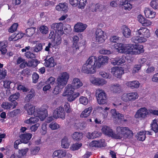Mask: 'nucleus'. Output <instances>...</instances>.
Returning <instances> with one entry per match:
<instances>
[{
	"mask_svg": "<svg viewBox=\"0 0 158 158\" xmlns=\"http://www.w3.org/2000/svg\"><path fill=\"white\" fill-rule=\"evenodd\" d=\"M102 130L103 134L116 139H121L124 136L130 139L133 136L132 131L127 127H118L116 134L109 127L106 126H103Z\"/></svg>",
	"mask_w": 158,
	"mask_h": 158,
	"instance_id": "f257e3e1",
	"label": "nucleus"
},
{
	"mask_svg": "<svg viewBox=\"0 0 158 158\" xmlns=\"http://www.w3.org/2000/svg\"><path fill=\"white\" fill-rule=\"evenodd\" d=\"M49 107L46 105H44L41 107L37 109L35 111V107L29 103H27L24 106L25 109L27 111L29 115L33 114L35 117H38L42 121L48 116L47 109Z\"/></svg>",
	"mask_w": 158,
	"mask_h": 158,
	"instance_id": "f03ea898",
	"label": "nucleus"
},
{
	"mask_svg": "<svg viewBox=\"0 0 158 158\" xmlns=\"http://www.w3.org/2000/svg\"><path fill=\"white\" fill-rule=\"evenodd\" d=\"M137 32L138 35L141 36L133 37L131 39V41L135 44L144 42L146 41V39L150 36V31L146 27H141Z\"/></svg>",
	"mask_w": 158,
	"mask_h": 158,
	"instance_id": "7ed1b4c3",
	"label": "nucleus"
},
{
	"mask_svg": "<svg viewBox=\"0 0 158 158\" xmlns=\"http://www.w3.org/2000/svg\"><path fill=\"white\" fill-rule=\"evenodd\" d=\"M69 78V75L66 72L63 73L60 77L57 79V85L54 89L53 93L55 94L59 93L60 90L66 84Z\"/></svg>",
	"mask_w": 158,
	"mask_h": 158,
	"instance_id": "20e7f679",
	"label": "nucleus"
},
{
	"mask_svg": "<svg viewBox=\"0 0 158 158\" xmlns=\"http://www.w3.org/2000/svg\"><path fill=\"white\" fill-rule=\"evenodd\" d=\"M75 89L71 84H68L65 88L63 94L64 96H67V100L69 102L74 100L80 96L78 92L74 93Z\"/></svg>",
	"mask_w": 158,
	"mask_h": 158,
	"instance_id": "39448f33",
	"label": "nucleus"
},
{
	"mask_svg": "<svg viewBox=\"0 0 158 158\" xmlns=\"http://www.w3.org/2000/svg\"><path fill=\"white\" fill-rule=\"evenodd\" d=\"M96 95L98 102L99 104H104L107 102V97L104 91L99 89L96 90Z\"/></svg>",
	"mask_w": 158,
	"mask_h": 158,
	"instance_id": "423d86ee",
	"label": "nucleus"
},
{
	"mask_svg": "<svg viewBox=\"0 0 158 158\" xmlns=\"http://www.w3.org/2000/svg\"><path fill=\"white\" fill-rule=\"evenodd\" d=\"M139 95L136 92L123 94L122 96V100L126 102L134 101L138 98Z\"/></svg>",
	"mask_w": 158,
	"mask_h": 158,
	"instance_id": "0eeeda50",
	"label": "nucleus"
},
{
	"mask_svg": "<svg viewBox=\"0 0 158 158\" xmlns=\"http://www.w3.org/2000/svg\"><path fill=\"white\" fill-rule=\"evenodd\" d=\"M95 35L96 42L98 44H101L104 42L106 34L101 29H97L95 32Z\"/></svg>",
	"mask_w": 158,
	"mask_h": 158,
	"instance_id": "6e6552de",
	"label": "nucleus"
},
{
	"mask_svg": "<svg viewBox=\"0 0 158 158\" xmlns=\"http://www.w3.org/2000/svg\"><path fill=\"white\" fill-rule=\"evenodd\" d=\"M51 29L54 30L55 34L63 35L64 33L63 30V24L61 23H55L51 25Z\"/></svg>",
	"mask_w": 158,
	"mask_h": 158,
	"instance_id": "1a4fd4ad",
	"label": "nucleus"
},
{
	"mask_svg": "<svg viewBox=\"0 0 158 158\" xmlns=\"http://www.w3.org/2000/svg\"><path fill=\"white\" fill-rule=\"evenodd\" d=\"M53 114L55 118H60L64 119L65 117V113L64 107L60 106L57 108L54 111Z\"/></svg>",
	"mask_w": 158,
	"mask_h": 158,
	"instance_id": "9d476101",
	"label": "nucleus"
},
{
	"mask_svg": "<svg viewBox=\"0 0 158 158\" xmlns=\"http://www.w3.org/2000/svg\"><path fill=\"white\" fill-rule=\"evenodd\" d=\"M148 114V110L145 107L140 108L136 112L135 116L136 118H143L147 117Z\"/></svg>",
	"mask_w": 158,
	"mask_h": 158,
	"instance_id": "9b49d317",
	"label": "nucleus"
},
{
	"mask_svg": "<svg viewBox=\"0 0 158 158\" xmlns=\"http://www.w3.org/2000/svg\"><path fill=\"white\" fill-rule=\"evenodd\" d=\"M90 145L92 147L101 148L105 147L106 145L105 140L104 139H101L98 140H93L90 143Z\"/></svg>",
	"mask_w": 158,
	"mask_h": 158,
	"instance_id": "f8f14e48",
	"label": "nucleus"
},
{
	"mask_svg": "<svg viewBox=\"0 0 158 158\" xmlns=\"http://www.w3.org/2000/svg\"><path fill=\"white\" fill-rule=\"evenodd\" d=\"M86 64L90 66L96 70V68H98L97 66V57L95 56H90L86 61Z\"/></svg>",
	"mask_w": 158,
	"mask_h": 158,
	"instance_id": "ddd939ff",
	"label": "nucleus"
},
{
	"mask_svg": "<svg viewBox=\"0 0 158 158\" xmlns=\"http://www.w3.org/2000/svg\"><path fill=\"white\" fill-rule=\"evenodd\" d=\"M20 96V94L19 92H16L10 95L9 98V100L13 104L12 109L15 108L17 105L18 103L16 100L19 98Z\"/></svg>",
	"mask_w": 158,
	"mask_h": 158,
	"instance_id": "4468645a",
	"label": "nucleus"
},
{
	"mask_svg": "<svg viewBox=\"0 0 158 158\" xmlns=\"http://www.w3.org/2000/svg\"><path fill=\"white\" fill-rule=\"evenodd\" d=\"M81 71L82 73L87 74H93L96 72L93 68L86 63L83 65Z\"/></svg>",
	"mask_w": 158,
	"mask_h": 158,
	"instance_id": "2eb2a0df",
	"label": "nucleus"
},
{
	"mask_svg": "<svg viewBox=\"0 0 158 158\" xmlns=\"http://www.w3.org/2000/svg\"><path fill=\"white\" fill-rule=\"evenodd\" d=\"M108 61V58L106 56H100L98 57V59L97 58V65L98 68H100L101 66L105 63L107 62Z\"/></svg>",
	"mask_w": 158,
	"mask_h": 158,
	"instance_id": "dca6fc26",
	"label": "nucleus"
},
{
	"mask_svg": "<svg viewBox=\"0 0 158 158\" xmlns=\"http://www.w3.org/2000/svg\"><path fill=\"white\" fill-rule=\"evenodd\" d=\"M136 44H129L127 45V51L126 53L129 54H137L136 52Z\"/></svg>",
	"mask_w": 158,
	"mask_h": 158,
	"instance_id": "f3484780",
	"label": "nucleus"
},
{
	"mask_svg": "<svg viewBox=\"0 0 158 158\" xmlns=\"http://www.w3.org/2000/svg\"><path fill=\"white\" fill-rule=\"evenodd\" d=\"M110 112L115 118L120 119L124 122H126L127 121V119H124V116L122 114L117 112L115 109L111 110Z\"/></svg>",
	"mask_w": 158,
	"mask_h": 158,
	"instance_id": "a211bd4d",
	"label": "nucleus"
},
{
	"mask_svg": "<svg viewBox=\"0 0 158 158\" xmlns=\"http://www.w3.org/2000/svg\"><path fill=\"white\" fill-rule=\"evenodd\" d=\"M87 25L81 23H78L74 26L75 31L77 32H83L86 28Z\"/></svg>",
	"mask_w": 158,
	"mask_h": 158,
	"instance_id": "6ab92c4d",
	"label": "nucleus"
},
{
	"mask_svg": "<svg viewBox=\"0 0 158 158\" xmlns=\"http://www.w3.org/2000/svg\"><path fill=\"white\" fill-rule=\"evenodd\" d=\"M31 133H27L20 135L19 137L22 141L23 143L25 144L27 143L32 136Z\"/></svg>",
	"mask_w": 158,
	"mask_h": 158,
	"instance_id": "aec40b11",
	"label": "nucleus"
},
{
	"mask_svg": "<svg viewBox=\"0 0 158 158\" xmlns=\"http://www.w3.org/2000/svg\"><path fill=\"white\" fill-rule=\"evenodd\" d=\"M35 95V93L34 89H31L30 91L28 92L27 95L24 98V102H29Z\"/></svg>",
	"mask_w": 158,
	"mask_h": 158,
	"instance_id": "412c9836",
	"label": "nucleus"
},
{
	"mask_svg": "<svg viewBox=\"0 0 158 158\" xmlns=\"http://www.w3.org/2000/svg\"><path fill=\"white\" fill-rule=\"evenodd\" d=\"M126 57L124 56H117L113 60V64L114 65H120L125 62Z\"/></svg>",
	"mask_w": 158,
	"mask_h": 158,
	"instance_id": "4be33fe9",
	"label": "nucleus"
},
{
	"mask_svg": "<svg viewBox=\"0 0 158 158\" xmlns=\"http://www.w3.org/2000/svg\"><path fill=\"white\" fill-rule=\"evenodd\" d=\"M66 152L65 150H58L53 152L52 156L53 157H57L61 158L64 157L66 155Z\"/></svg>",
	"mask_w": 158,
	"mask_h": 158,
	"instance_id": "5701e85b",
	"label": "nucleus"
},
{
	"mask_svg": "<svg viewBox=\"0 0 158 158\" xmlns=\"http://www.w3.org/2000/svg\"><path fill=\"white\" fill-rule=\"evenodd\" d=\"M144 13L147 18L152 19L155 17L156 13L148 8H145Z\"/></svg>",
	"mask_w": 158,
	"mask_h": 158,
	"instance_id": "b1692460",
	"label": "nucleus"
},
{
	"mask_svg": "<svg viewBox=\"0 0 158 158\" xmlns=\"http://www.w3.org/2000/svg\"><path fill=\"white\" fill-rule=\"evenodd\" d=\"M73 44L72 45V47L73 48V51L75 52V51H77V50L79 49V37L76 35H74L73 37Z\"/></svg>",
	"mask_w": 158,
	"mask_h": 158,
	"instance_id": "393cba45",
	"label": "nucleus"
},
{
	"mask_svg": "<svg viewBox=\"0 0 158 158\" xmlns=\"http://www.w3.org/2000/svg\"><path fill=\"white\" fill-rule=\"evenodd\" d=\"M75 89L79 88L83 85V83L80 79L77 78H75L73 79L71 84Z\"/></svg>",
	"mask_w": 158,
	"mask_h": 158,
	"instance_id": "a878e982",
	"label": "nucleus"
},
{
	"mask_svg": "<svg viewBox=\"0 0 158 158\" xmlns=\"http://www.w3.org/2000/svg\"><path fill=\"white\" fill-rule=\"evenodd\" d=\"M45 65L47 67H53L56 64V63L54 62V58L52 57L48 60L45 59Z\"/></svg>",
	"mask_w": 158,
	"mask_h": 158,
	"instance_id": "bb28decb",
	"label": "nucleus"
},
{
	"mask_svg": "<svg viewBox=\"0 0 158 158\" xmlns=\"http://www.w3.org/2000/svg\"><path fill=\"white\" fill-rule=\"evenodd\" d=\"M122 32L123 35L126 38H129L131 37V31L127 26H123Z\"/></svg>",
	"mask_w": 158,
	"mask_h": 158,
	"instance_id": "cd10ccee",
	"label": "nucleus"
},
{
	"mask_svg": "<svg viewBox=\"0 0 158 158\" xmlns=\"http://www.w3.org/2000/svg\"><path fill=\"white\" fill-rule=\"evenodd\" d=\"M126 85L131 89L138 88L140 85V83L137 81H130L126 83Z\"/></svg>",
	"mask_w": 158,
	"mask_h": 158,
	"instance_id": "c85d7f7f",
	"label": "nucleus"
},
{
	"mask_svg": "<svg viewBox=\"0 0 158 158\" xmlns=\"http://www.w3.org/2000/svg\"><path fill=\"white\" fill-rule=\"evenodd\" d=\"M92 110V107L86 108L81 114L80 117L82 118H86L89 115Z\"/></svg>",
	"mask_w": 158,
	"mask_h": 158,
	"instance_id": "c756f323",
	"label": "nucleus"
},
{
	"mask_svg": "<svg viewBox=\"0 0 158 158\" xmlns=\"http://www.w3.org/2000/svg\"><path fill=\"white\" fill-rule=\"evenodd\" d=\"M23 36V34L21 32L15 33L12 35L9 38V40L10 41H15L21 38Z\"/></svg>",
	"mask_w": 158,
	"mask_h": 158,
	"instance_id": "7c9ffc66",
	"label": "nucleus"
},
{
	"mask_svg": "<svg viewBox=\"0 0 158 158\" xmlns=\"http://www.w3.org/2000/svg\"><path fill=\"white\" fill-rule=\"evenodd\" d=\"M102 135L101 132L97 131H94L92 133L88 132L87 135V138L89 139H94L99 137Z\"/></svg>",
	"mask_w": 158,
	"mask_h": 158,
	"instance_id": "2f4dec72",
	"label": "nucleus"
},
{
	"mask_svg": "<svg viewBox=\"0 0 158 158\" xmlns=\"http://www.w3.org/2000/svg\"><path fill=\"white\" fill-rule=\"evenodd\" d=\"M56 9L59 11H64V12H66L67 11L68 7L65 3H60L57 5L56 7Z\"/></svg>",
	"mask_w": 158,
	"mask_h": 158,
	"instance_id": "473e14b6",
	"label": "nucleus"
},
{
	"mask_svg": "<svg viewBox=\"0 0 158 158\" xmlns=\"http://www.w3.org/2000/svg\"><path fill=\"white\" fill-rule=\"evenodd\" d=\"M37 117H31L29 119L24 121L25 123L32 124L37 122L39 121V119Z\"/></svg>",
	"mask_w": 158,
	"mask_h": 158,
	"instance_id": "72a5a7b5",
	"label": "nucleus"
},
{
	"mask_svg": "<svg viewBox=\"0 0 158 158\" xmlns=\"http://www.w3.org/2000/svg\"><path fill=\"white\" fill-rule=\"evenodd\" d=\"M6 47L7 45L4 42H0V51L2 54L4 55L7 52Z\"/></svg>",
	"mask_w": 158,
	"mask_h": 158,
	"instance_id": "f704fd0d",
	"label": "nucleus"
},
{
	"mask_svg": "<svg viewBox=\"0 0 158 158\" xmlns=\"http://www.w3.org/2000/svg\"><path fill=\"white\" fill-rule=\"evenodd\" d=\"M61 146L63 148H69V144L68 142V139L64 136L61 141Z\"/></svg>",
	"mask_w": 158,
	"mask_h": 158,
	"instance_id": "c9c22d12",
	"label": "nucleus"
},
{
	"mask_svg": "<svg viewBox=\"0 0 158 158\" xmlns=\"http://www.w3.org/2000/svg\"><path fill=\"white\" fill-rule=\"evenodd\" d=\"M1 106L2 108L4 109L9 110L12 107H13V104L11 102H4L2 103Z\"/></svg>",
	"mask_w": 158,
	"mask_h": 158,
	"instance_id": "e433bc0d",
	"label": "nucleus"
},
{
	"mask_svg": "<svg viewBox=\"0 0 158 158\" xmlns=\"http://www.w3.org/2000/svg\"><path fill=\"white\" fill-rule=\"evenodd\" d=\"M35 27H30L26 30V35L28 37L31 36L35 32Z\"/></svg>",
	"mask_w": 158,
	"mask_h": 158,
	"instance_id": "4c0bfd02",
	"label": "nucleus"
},
{
	"mask_svg": "<svg viewBox=\"0 0 158 158\" xmlns=\"http://www.w3.org/2000/svg\"><path fill=\"white\" fill-rule=\"evenodd\" d=\"M28 150V148H26L24 149H19L18 151V157L19 158H21L25 155Z\"/></svg>",
	"mask_w": 158,
	"mask_h": 158,
	"instance_id": "58836bf2",
	"label": "nucleus"
},
{
	"mask_svg": "<svg viewBox=\"0 0 158 158\" xmlns=\"http://www.w3.org/2000/svg\"><path fill=\"white\" fill-rule=\"evenodd\" d=\"M82 134L78 132H75L73 136V139L76 140H80L82 138Z\"/></svg>",
	"mask_w": 158,
	"mask_h": 158,
	"instance_id": "ea45409f",
	"label": "nucleus"
},
{
	"mask_svg": "<svg viewBox=\"0 0 158 158\" xmlns=\"http://www.w3.org/2000/svg\"><path fill=\"white\" fill-rule=\"evenodd\" d=\"M151 129L155 133L158 132V125L156 123V120H152L151 124Z\"/></svg>",
	"mask_w": 158,
	"mask_h": 158,
	"instance_id": "a19ab883",
	"label": "nucleus"
},
{
	"mask_svg": "<svg viewBox=\"0 0 158 158\" xmlns=\"http://www.w3.org/2000/svg\"><path fill=\"white\" fill-rule=\"evenodd\" d=\"M137 139L139 140L143 141H144L146 138V133L144 131H140L138 133Z\"/></svg>",
	"mask_w": 158,
	"mask_h": 158,
	"instance_id": "79ce46f5",
	"label": "nucleus"
},
{
	"mask_svg": "<svg viewBox=\"0 0 158 158\" xmlns=\"http://www.w3.org/2000/svg\"><path fill=\"white\" fill-rule=\"evenodd\" d=\"M34 51L35 52H38L41 51L43 49L42 44L39 43L36 44L35 47L33 48Z\"/></svg>",
	"mask_w": 158,
	"mask_h": 158,
	"instance_id": "37998d69",
	"label": "nucleus"
},
{
	"mask_svg": "<svg viewBox=\"0 0 158 158\" xmlns=\"http://www.w3.org/2000/svg\"><path fill=\"white\" fill-rule=\"evenodd\" d=\"M62 35L58 34H55L54 39L56 41V43L57 45H59L61 43V36Z\"/></svg>",
	"mask_w": 158,
	"mask_h": 158,
	"instance_id": "c03bdc74",
	"label": "nucleus"
},
{
	"mask_svg": "<svg viewBox=\"0 0 158 158\" xmlns=\"http://www.w3.org/2000/svg\"><path fill=\"white\" fill-rule=\"evenodd\" d=\"M40 149L39 147H35L31 148V155H36L38 154Z\"/></svg>",
	"mask_w": 158,
	"mask_h": 158,
	"instance_id": "a18cd8bd",
	"label": "nucleus"
},
{
	"mask_svg": "<svg viewBox=\"0 0 158 158\" xmlns=\"http://www.w3.org/2000/svg\"><path fill=\"white\" fill-rule=\"evenodd\" d=\"M56 78L53 77H49L46 81V84H48L51 86H53L56 83Z\"/></svg>",
	"mask_w": 158,
	"mask_h": 158,
	"instance_id": "49530a36",
	"label": "nucleus"
},
{
	"mask_svg": "<svg viewBox=\"0 0 158 158\" xmlns=\"http://www.w3.org/2000/svg\"><path fill=\"white\" fill-rule=\"evenodd\" d=\"M112 89H111V90L114 93H119L120 91V89L118 84L114 85L112 86ZM111 89H112V88H111Z\"/></svg>",
	"mask_w": 158,
	"mask_h": 158,
	"instance_id": "de8ad7c7",
	"label": "nucleus"
},
{
	"mask_svg": "<svg viewBox=\"0 0 158 158\" xmlns=\"http://www.w3.org/2000/svg\"><path fill=\"white\" fill-rule=\"evenodd\" d=\"M136 52L137 54H139L141 53H143L144 52V50L143 49V47L142 45L136 44Z\"/></svg>",
	"mask_w": 158,
	"mask_h": 158,
	"instance_id": "09e8293b",
	"label": "nucleus"
},
{
	"mask_svg": "<svg viewBox=\"0 0 158 158\" xmlns=\"http://www.w3.org/2000/svg\"><path fill=\"white\" fill-rule=\"evenodd\" d=\"M150 5L154 9L158 10V0H152L151 2Z\"/></svg>",
	"mask_w": 158,
	"mask_h": 158,
	"instance_id": "8fccbe9b",
	"label": "nucleus"
},
{
	"mask_svg": "<svg viewBox=\"0 0 158 158\" xmlns=\"http://www.w3.org/2000/svg\"><path fill=\"white\" fill-rule=\"evenodd\" d=\"M49 127L52 130L57 129L59 128L60 126L56 123L52 122L49 126Z\"/></svg>",
	"mask_w": 158,
	"mask_h": 158,
	"instance_id": "3c124183",
	"label": "nucleus"
},
{
	"mask_svg": "<svg viewBox=\"0 0 158 158\" xmlns=\"http://www.w3.org/2000/svg\"><path fill=\"white\" fill-rule=\"evenodd\" d=\"M82 145L81 143H76L72 145L71 149L73 151L77 150L80 148Z\"/></svg>",
	"mask_w": 158,
	"mask_h": 158,
	"instance_id": "603ef678",
	"label": "nucleus"
},
{
	"mask_svg": "<svg viewBox=\"0 0 158 158\" xmlns=\"http://www.w3.org/2000/svg\"><path fill=\"white\" fill-rule=\"evenodd\" d=\"M18 26V23H14L8 30V31L11 33H13L17 30V28Z\"/></svg>",
	"mask_w": 158,
	"mask_h": 158,
	"instance_id": "864d4df0",
	"label": "nucleus"
},
{
	"mask_svg": "<svg viewBox=\"0 0 158 158\" xmlns=\"http://www.w3.org/2000/svg\"><path fill=\"white\" fill-rule=\"evenodd\" d=\"M87 2L86 0H80L78 1V6L79 8L84 9Z\"/></svg>",
	"mask_w": 158,
	"mask_h": 158,
	"instance_id": "5fc2aeb1",
	"label": "nucleus"
},
{
	"mask_svg": "<svg viewBox=\"0 0 158 158\" xmlns=\"http://www.w3.org/2000/svg\"><path fill=\"white\" fill-rule=\"evenodd\" d=\"M32 82L34 83H37L39 78V75L36 73H34L32 75Z\"/></svg>",
	"mask_w": 158,
	"mask_h": 158,
	"instance_id": "6e6d98bb",
	"label": "nucleus"
},
{
	"mask_svg": "<svg viewBox=\"0 0 158 158\" xmlns=\"http://www.w3.org/2000/svg\"><path fill=\"white\" fill-rule=\"evenodd\" d=\"M7 75V71L6 69H3L0 72V80L4 79Z\"/></svg>",
	"mask_w": 158,
	"mask_h": 158,
	"instance_id": "4d7b16f0",
	"label": "nucleus"
},
{
	"mask_svg": "<svg viewBox=\"0 0 158 158\" xmlns=\"http://www.w3.org/2000/svg\"><path fill=\"white\" fill-rule=\"evenodd\" d=\"M17 89L18 90H22L23 92H27L29 91L28 88H26L24 85H22L21 84H19Z\"/></svg>",
	"mask_w": 158,
	"mask_h": 158,
	"instance_id": "13d9d810",
	"label": "nucleus"
},
{
	"mask_svg": "<svg viewBox=\"0 0 158 158\" xmlns=\"http://www.w3.org/2000/svg\"><path fill=\"white\" fill-rule=\"evenodd\" d=\"M48 27L44 25L41 26L40 28V32L43 34H46L48 33Z\"/></svg>",
	"mask_w": 158,
	"mask_h": 158,
	"instance_id": "bf43d9fd",
	"label": "nucleus"
},
{
	"mask_svg": "<svg viewBox=\"0 0 158 158\" xmlns=\"http://www.w3.org/2000/svg\"><path fill=\"white\" fill-rule=\"evenodd\" d=\"M79 101L81 103L86 105L88 104V99L87 98L82 96L80 98Z\"/></svg>",
	"mask_w": 158,
	"mask_h": 158,
	"instance_id": "052dcab7",
	"label": "nucleus"
},
{
	"mask_svg": "<svg viewBox=\"0 0 158 158\" xmlns=\"http://www.w3.org/2000/svg\"><path fill=\"white\" fill-rule=\"evenodd\" d=\"M100 74L102 77L110 79L111 77V75L109 73H106L104 71H101L100 72Z\"/></svg>",
	"mask_w": 158,
	"mask_h": 158,
	"instance_id": "680f3d73",
	"label": "nucleus"
},
{
	"mask_svg": "<svg viewBox=\"0 0 158 158\" xmlns=\"http://www.w3.org/2000/svg\"><path fill=\"white\" fill-rule=\"evenodd\" d=\"M25 56L28 58L32 59L35 57V54L31 52L30 51L27 52L25 53Z\"/></svg>",
	"mask_w": 158,
	"mask_h": 158,
	"instance_id": "e2e57ef3",
	"label": "nucleus"
},
{
	"mask_svg": "<svg viewBox=\"0 0 158 158\" xmlns=\"http://www.w3.org/2000/svg\"><path fill=\"white\" fill-rule=\"evenodd\" d=\"M65 110L67 113H70L72 112V109L70 107L69 104L68 103H66L64 106Z\"/></svg>",
	"mask_w": 158,
	"mask_h": 158,
	"instance_id": "0e129e2a",
	"label": "nucleus"
},
{
	"mask_svg": "<svg viewBox=\"0 0 158 158\" xmlns=\"http://www.w3.org/2000/svg\"><path fill=\"white\" fill-rule=\"evenodd\" d=\"M99 78H96L95 77H91L90 78V82L94 85H97Z\"/></svg>",
	"mask_w": 158,
	"mask_h": 158,
	"instance_id": "69168bd1",
	"label": "nucleus"
},
{
	"mask_svg": "<svg viewBox=\"0 0 158 158\" xmlns=\"http://www.w3.org/2000/svg\"><path fill=\"white\" fill-rule=\"evenodd\" d=\"M12 83L11 81L6 80L3 81V87L5 88L9 89L10 88V84Z\"/></svg>",
	"mask_w": 158,
	"mask_h": 158,
	"instance_id": "338daca9",
	"label": "nucleus"
},
{
	"mask_svg": "<svg viewBox=\"0 0 158 158\" xmlns=\"http://www.w3.org/2000/svg\"><path fill=\"white\" fill-rule=\"evenodd\" d=\"M152 24V22L151 21L147 19H145L142 24L144 26L148 27L151 26Z\"/></svg>",
	"mask_w": 158,
	"mask_h": 158,
	"instance_id": "774afa93",
	"label": "nucleus"
}]
</instances>
